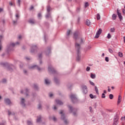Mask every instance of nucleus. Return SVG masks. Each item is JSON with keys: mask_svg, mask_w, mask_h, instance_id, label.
I'll use <instances>...</instances> for the list:
<instances>
[{"mask_svg": "<svg viewBox=\"0 0 125 125\" xmlns=\"http://www.w3.org/2000/svg\"><path fill=\"white\" fill-rule=\"evenodd\" d=\"M24 91L25 92V96L26 97H28L29 96V89L28 88H26L25 90H24Z\"/></svg>", "mask_w": 125, "mask_h": 125, "instance_id": "nucleus-20", "label": "nucleus"}, {"mask_svg": "<svg viewBox=\"0 0 125 125\" xmlns=\"http://www.w3.org/2000/svg\"><path fill=\"white\" fill-rule=\"evenodd\" d=\"M71 33V30H69L67 31V33H66V36L67 37H69V36H70V34Z\"/></svg>", "mask_w": 125, "mask_h": 125, "instance_id": "nucleus-34", "label": "nucleus"}, {"mask_svg": "<svg viewBox=\"0 0 125 125\" xmlns=\"http://www.w3.org/2000/svg\"><path fill=\"white\" fill-rule=\"evenodd\" d=\"M37 49H38V46L36 45H33L31 46L30 52L31 53H34V52L37 51Z\"/></svg>", "mask_w": 125, "mask_h": 125, "instance_id": "nucleus-11", "label": "nucleus"}, {"mask_svg": "<svg viewBox=\"0 0 125 125\" xmlns=\"http://www.w3.org/2000/svg\"><path fill=\"white\" fill-rule=\"evenodd\" d=\"M54 81H55V83L57 84H59V80H58V79L56 78V77H54Z\"/></svg>", "mask_w": 125, "mask_h": 125, "instance_id": "nucleus-26", "label": "nucleus"}, {"mask_svg": "<svg viewBox=\"0 0 125 125\" xmlns=\"http://www.w3.org/2000/svg\"><path fill=\"white\" fill-rule=\"evenodd\" d=\"M91 99H96V96H94L92 94L89 95Z\"/></svg>", "mask_w": 125, "mask_h": 125, "instance_id": "nucleus-25", "label": "nucleus"}, {"mask_svg": "<svg viewBox=\"0 0 125 125\" xmlns=\"http://www.w3.org/2000/svg\"><path fill=\"white\" fill-rule=\"evenodd\" d=\"M121 101H122L121 100H118V102H117L118 105H119V104H120V103H121Z\"/></svg>", "mask_w": 125, "mask_h": 125, "instance_id": "nucleus-60", "label": "nucleus"}, {"mask_svg": "<svg viewBox=\"0 0 125 125\" xmlns=\"http://www.w3.org/2000/svg\"><path fill=\"white\" fill-rule=\"evenodd\" d=\"M27 125H33V123L30 121H27Z\"/></svg>", "mask_w": 125, "mask_h": 125, "instance_id": "nucleus-39", "label": "nucleus"}, {"mask_svg": "<svg viewBox=\"0 0 125 125\" xmlns=\"http://www.w3.org/2000/svg\"><path fill=\"white\" fill-rule=\"evenodd\" d=\"M19 44V42H17L16 43H10L9 45H7V51L8 53H9L10 51H13V48L15 46V45Z\"/></svg>", "mask_w": 125, "mask_h": 125, "instance_id": "nucleus-3", "label": "nucleus"}, {"mask_svg": "<svg viewBox=\"0 0 125 125\" xmlns=\"http://www.w3.org/2000/svg\"><path fill=\"white\" fill-rule=\"evenodd\" d=\"M48 71H49V72H50V73H51L52 74H53L54 75L55 74H57V71H56V70H55V69H54L53 66H52V65H49Z\"/></svg>", "mask_w": 125, "mask_h": 125, "instance_id": "nucleus-9", "label": "nucleus"}, {"mask_svg": "<svg viewBox=\"0 0 125 125\" xmlns=\"http://www.w3.org/2000/svg\"><path fill=\"white\" fill-rule=\"evenodd\" d=\"M36 68L38 71H42V68H41V67H40V66L37 65H33L29 67V69H35Z\"/></svg>", "mask_w": 125, "mask_h": 125, "instance_id": "nucleus-13", "label": "nucleus"}, {"mask_svg": "<svg viewBox=\"0 0 125 125\" xmlns=\"http://www.w3.org/2000/svg\"><path fill=\"white\" fill-rule=\"evenodd\" d=\"M108 51L109 52H110V53H113L114 52L113 51V50L111 48H109L108 49Z\"/></svg>", "mask_w": 125, "mask_h": 125, "instance_id": "nucleus-47", "label": "nucleus"}, {"mask_svg": "<svg viewBox=\"0 0 125 125\" xmlns=\"http://www.w3.org/2000/svg\"><path fill=\"white\" fill-rule=\"evenodd\" d=\"M52 120L54 121V122H56L57 119L55 118V117H53Z\"/></svg>", "mask_w": 125, "mask_h": 125, "instance_id": "nucleus-57", "label": "nucleus"}, {"mask_svg": "<svg viewBox=\"0 0 125 125\" xmlns=\"http://www.w3.org/2000/svg\"><path fill=\"white\" fill-rule=\"evenodd\" d=\"M120 10L119 9H117V13L119 19L120 21H122L123 20V16H122V13L120 12Z\"/></svg>", "mask_w": 125, "mask_h": 125, "instance_id": "nucleus-12", "label": "nucleus"}, {"mask_svg": "<svg viewBox=\"0 0 125 125\" xmlns=\"http://www.w3.org/2000/svg\"><path fill=\"white\" fill-rule=\"evenodd\" d=\"M38 109H42V104H39L38 105Z\"/></svg>", "mask_w": 125, "mask_h": 125, "instance_id": "nucleus-54", "label": "nucleus"}, {"mask_svg": "<svg viewBox=\"0 0 125 125\" xmlns=\"http://www.w3.org/2000/svg\"><path fill=\"white\" fill-rule=\"evenodd\" d=\"M34 87L35 89H36V90H38V89H39V86H38V84H34Z\"/></svg>", "mask_w": 125, "mask_h": 125, "instance_id": "nucleus-31", "label": "nucleus"}, {"mask_svg": "<svg viewBox=\"0 0 125 125\" xmlns=\"http://www.w3.org/2000/svg\"><path fill=\"white\" fill-rule=\"evenodd\" d=\"M95 90L97 93V94H99V92L98 91V88H97V86H95Z\"/></svg>", "mask_w": 125, "mask_h": 125, "instance_id": "nucleus-32", "label": "nucleus"}, {"mask_svg": "<svg viewBox=\"0 0 125 125\" xmlns=\"http://www.w3.org/2000/svg\"><path fill=\"white\" fill-rule=\"evenodd\" d=\"M82 90L84 94L87 93V87L86 85L82 86Z\"/></svg>", "mask_w": 125, "mask_h": 125, "instance_id": "nucleus-14", "label": "nucleus"}, {"mask_svg": "<svg viewBox=\"0 0 125 125\" xmlns=\"http://www.w3.org/2000/svg\"><path fill=\"white\" fill-rule=\"evenodd\" d=\"M112 20H116L117 19V17H118V16L116 14H113L112 16Z\"/></svg>", "mask_w": 125, "mask_h": 125, "instance_id": "nucleus-24", "label": "nucleus"}, {"mask_svg": "<svg viewBox=\"0 0 125 125\" xmlns=\"http://www.w3.org/2000/svg\"><path fill=\"white\" fill-rule=\"evenodd\" d=\"M105 61L106 62H109V58H108V57H105Z\"/></svg>", "mask_w": 125, "mask_h": 125, "instance_id": "nucleus-49", "label": "nucleus"}, {"mask_svg": "<svg viewBox=\"0 0 125 125\" xmlns=\"http://www.w3.org/2000/svg\"><path fill=\"white\" fill-rule=\"evenodd\" d=\"M81 11V8L80 7H78L76 9V12L79 13Z\"/></svg>", "mask_w": 125, "mask_h": 125, "instance_id": "nucleus-42", "label": "nucleus"}, {"mask_svg": "<svg viewBox=\"0 0 125 125\" xmlns=\"http://www.w3.org/2000/svg\"><path fill=\"white\" fill-rule=\"evenodd\" d=\"M8 116H10V115H11V112L9 110L8 111Z\"/></svg>", "mask_w": 125, "mask_h": 125, "instance_id": "nucleus-59", "label": "nucleus"}, {"mask_svg": "<svg viewBox=\"0 0 125 125\" xmlns=\"http://www.w3.org/2000/svg\"><path fill=\"white\" fill-rule=\"evenodd\" d=\"M2 83H6V80L5 79H4L2 80Z\"/></svg>", "mask_w": 125, "mask_h": 125, "instance_id": "nucleus-51", "label": "nucleus"}, {"mask_svg": "<svg viewBox=\"0 0 125 125\" xmlns=\"http://www.w3.org/2000/svg\"><path fill=\"white\" fill-rule=\"evenodd\" d=\"M3 38V36H2V35H0V51L1 50V48L2 47V45H1L0 42H1V40H2Z\"/></svg>", "mask_w": 125, "mask_h": 125, "instance_id": "nucleus-18", "label": "nucleus"}, {"mask_svg": "<svg viewBox=\"0 0 125 125\" xmlns=\"http://www.w3.org/2000/svg\"><path fill=\"white\" fill-rule=\"evenodd\" d=\"M79 40H81L80 43H83V39L80 38V39H79Z\"/></svg>", "mask_w": 125, "mask_h": 125, "instance_id": "nucleus-58", "label": "nucleus"}, {"mask_svg": "<svg viewBox=\"0 0 125 125\" xmlns=\"http://www.w3.org/2000/svg\"><path fill=\"white\" fill-rule=\"evenodd\" d=\"M59 114L62 115L61 116V120L63 121L65 125H68L69 124V121L66 118V116H65V114L63 113V110H61Z\"/></svg>", "mask_w": 125, "mask_h": 125, "instance_id": "nucleus-4", "label": "nucleus"}, {"mask_svg": "<svg viewBox=\"0 0 125 125\" xmlns=\"http://www.w3.org/2000/svg\"><path fill=\"white\" fill-rule=\"evenodd\" d=\"M56 102L57 104H59V105H63V102L59 100H56Z\"/></svg>", "mask_w": 125, "mask_h": 125, "instance_id": "nucleus-19", "label": "nucleus"}, {"mask_svg": "<svg viewBox=\"0 0 125 125\" xmlns=\"http://www.w3.org/2000/svg\"><path fill=\"white\" fill-rule=\"evenodd\" d=\"M38 57H39V59H42V53L39 54Z\"/></svg>", "mask_w": 125, "mask_h": 125, "instance_id": "nucleus-38", "label": "nucleus"}, {"mask_svg": "<svg viewBox=\"0 0 125 125\" xmlns=\"http://www.w3.org/2000/svg\"><path fill=\"white\" fill-rule=\"evenodd\" d=\"M50 50H51V48L49 47L48 48L47 50L46 51V55L47 56L49 55V53H50Z\"/></svg>", "mask_w": 125, "mask_h": 125, "instance_id": "nucleus-17", "label": "nucleus"}, {"mask_svg": "<svg viewBox=\"0 0 125 125\" xmlns=\"http://www.w3.org/2000/svg\"><path fill=\"white\" fill-rule=\"evenodd\" d=\"M32 9H34V6L33 5L31 6L30 8V10H32Z\"/></svg>", "mask_w": 125, "mask_h": 125, "instance_id": "nucleus-61", "label": "nucleus"}, {"mask_svg": "<svg viewBox=\"0 0 125 125\" xmlns=\"http://www.w3.org/2000/svg\"><path fill=\"white\" fill-rule=\"evenodd\" d=\"M46 39H47V37L45 34L44 35V40L45 41V42H46Z\"/></svg>", "mask_w": 125, "mask_h": 125, "instance_id": "nucleus-45", "label": "nucleus"}, {"mask_svg": "<svg viewBox=\"0 0 125 125\" xmlns=\"http://www.w3.org/2000/svg\"><path fill=\"white\" fill-rule=\"evenodd\" d=\"M21 105L22 107H26V104H25V99L21 98Z\"/></svg>", "mask_w": 125, "mask_h": 125, "instance_id": "nucleus-15", "label": "nucleus"}, {"mask_svg": "<svg viewBox=\"0 0 125 125\" xmlns=\"http://www.w3.org/2000/svg\"><path fill=\"white\" fill-rule=\"evenodd\" d=\"M1 57H4V56H5V53H3L1 54Z\"/></svg>", "mask_w": 125, "mask_h": 125, "instance_id": "nucleus-62", "label": "nucleus"}, {"mask_svg": "<svg viewBox=\"0 0 125 125\" xmlns=\"http://www.w3.org/2000/svg\"><path fill=\"white\" fill-rule=\"evenodd\" d=\"M86 24L87 26H90V21L88 20H87L86 21Z\"/></svg>", "mask_w": 125, "mask_h": 125, "instance_id": "nucleus-29", "label": "nucleus"}, {"mask_svg": "<svg viewBox=\"0 0 125 125\" xmlns=\"http://www.w3.org/2000/svg\"><path fill=\"white\" fill-rule=\"evenodd\" d=\"M88 2H86L85 3V4H84V6H85V7H87V6H88Z\"/></svg>", "mask_w": 125, "mask_h": 125, "instance_id": "nucleus-50", "label": "nucleus"}, {"mask_svg": "<svg viewBox=\"0 0 125 125\" xmlns=\"http://www.w3.org/2000/svg\"><path fill=\"white\" fill-rule=\"evenodd\" d=\"M4 102L7 105H10V103H11V102H10V100H9V99H5L4 100Z\"/></svg>", "mask_w": 125, "mask_h": 125, "instance_id": "nucleus-16", "label": "nucleus"}, {"mask_svg": "<svg viewBox=\"0 0 125 125\" xmlns=\"http://www.w3.org/2000/svg\"><path fill=\"white\" fill-rule=\"evenodd\" d=\"M6 122L5 121H3L2 123H0V125H5Z\"/></svg>", "mask_w": 125, "mask_h": 125, "instance_id": "nucleus-44", "label": "nucleus"}, {"mask_svg": "<svg viewBox=\"0 0 125 125\" xmlns=\"http://www.w3.org/2000/svg\"><path fill=\"white\" fill-rule=\"evenodd\" d=\"M38 17L39 19H41L42 18V13H39L38 14Z\"/></svg>", "mask_w": 125, "mask_h": 125, "instance_id": "nucleus-35", "label": "nucleus"}, {"mask_svg": "<svg viewBox=\"0 0 125 125\" xmlns=\"http://www.w3.org/2000/svg\"><path fill=\"white\" fill-rule=\"evenodd\" d=\"M21 2V0H18V2H17V3L19 5V6H20V2Z\"/></svg>", "mask_w": 125, "mask_h": 125, "instance_id": "nucleus-53", "label": "nucleus"}, {"mask_svg": "<svg viewBox=\"0 0 125 125\" xmlns=\"http://www.w3.org/2000/svg\"><path fill=\"white\" fill-rule=\"evenodd\" d=\"M45 84H49L50 83V82H49V81H48V79H45Z\"/></svg>", "mask_w": 125, "mask_h": 125, "instance_id": "nucleus-30", "label": "nucleus"}, {"mask_svg": "<svg viewBox=\"0 0 125 125\" xmlns=\"http://www.w3.org/2000/svg\"><path fill=\"white\" fill-rule=\"evenodd\" d=\"M119 119H120V116H119V115L117 114H115L113 120L112 125H118Z\"/></svg>", "mask_w": 125, "mask_h": 125, "instance_id": "nucleus-6", "label": "nucleus"}, {"mask_svg": "<svg viewBox=\"0 0 125 125\" xmlns=\"http://www.w3.org/2000/svg\"><path fill=\"white\" fill-rule=\"evenodd\" d=\"M70 98L73 103H76L78 101V98H77V96H76L75 94H71L70 96Z\"/></svg>", "mask_w": 125, "mask_h": 125, "instance_id": "nucleus-8", "label": "nucleus"}, {"mask_svg": "<svg viewBox=\"0 0 125 125\" xmlns=\"http://www.w3.org/2000/svg\"><path fill=\"white\" fill-rule=\"evenodd\" d=\"M23 73H24V74H25V75H27V70H23Z\"/></svg>", "mask_w": 125, "mask_h": 125, "instance_id": "nucleus-63", "label": "nucleus"}, {"mask_svg": "<svg viewBox=\"0 0 125 125\" xmlns=\"http://www.w3.org/2000/svg\"><path fill=\"white\" fill-rule=\"evenodd\" d=\"M115 28L113 27L110 28L111 33H115Z\"/></svg>", "mask_w": 125, "mask_h": 125, "instance_id": "nucleus-36", "label": "nucleus"}, {"mask_svg": "<svg viewBox=\"0 0 125 125\" xmlns=\"http://www.w3.org/2000/svg\"><path fill=\"white\" fill-rule=\"evenodd\" d=\"M0 22H2L3 23V24H5V20L3 19L1 21H0Z\"/></svg>", "mask_w": 125, "mask_h": 125, "instance_id": "nucleus-56", "label": "nucleus"}, {"mask_svg": "<svg viewBox=\"0 0 125 125\" xmlns=\"http://www.w3.org/2000/svg\"><path fill=\"white\" fill-rule=\"evenodd\" d=\"M79 37V32L78 31L75 32L73 34V39L75 40V48L76 49L77 56L76 57V60L78 62L81 61V58H82V55H81V44L78 43V40H80Z\"/></svg>", "mask_w": 125, "mask_h": 125, "instance_id": "nucleus-1", "label": "nucleus"}, {"mask_svg": "<svg viewBox=\"0 0 125 125\" xmlns=\"http://www.w3.org/2000/svg\"><path fill=\"white\" fill-rule=\"evenodd\" d=\"M89 110H90V113H92V112H93V110H92V107L90 106L89 107Z\"/></svg>", "mask_w": 125, "mask_h": 125, "instance_id": "nucleus-48", "label": "nucleus"}, {"mask_svg": "<svg viewBox=\"0 0 125 125\" xmlns=\"http://www.w3.org/2000/svg\"><path fill=\"white\" fill-rule=\"evenodd\" d=\"M51 10V8L50 7V6L48 5L47 6V13L45 15V18H46V19H48V18H51V13L50 12Z\"/></svg>", "mask_w": 125, "mask_h": 125, "instance_id": "nucleus-5", "label": "nucleus"}, {"mask_svg": "<svg viewBox=\"0 0 125 125\" xmlns=\"http://www.w3.org/2000/svg\"><path fill=\"white\" fill-rule=\"evenodd\" d=\"M89 83H90V84L91 85H95V84H94V83H93V82H91V81H89Z\"/></svg>", "mask_w": 125, "mask_h": 125, "instance_id": "nucleus-52", "label": "nucleus"}, {"mask_svg": "<svg viewBox=\"0 0 125 125\" xmlns=\"http://www.w3.org/2000/svg\"><path fill=\"white\" fill-rule=\"evenodd\" d=\"M42 122V116H40L37 117V123H41Z\"/></svg>", "mask_w": 125, "mask_h": 125, "instance_id": "nucleus-23", "label": "nucleus"}, {"mask_svg": "<svg viewBox=\"0 0 125 125\" xmlns=\"http://www.w3.org/2000/svg\"><path fill=\"white\" fill-rule=\"evenodd\" d=\"M86 71H87V72H89V71H90V67L87 66L86 68Z\"/></svg>", "mask_w": 125, "mask_h": 125, "instance_id": "nucleus-41", "label": "nucleus"}, {"mask_svg": "<svg viewBox=\"0 0 125 125\" xmlns=\"http://www.w3.org/2000/svg\"><path fill=\"white\" fill-rule=\"evenodd\" d=\"M97 106H98V105L97 104V103H95L94 104V106L95 109H96V108L97 107Z\"/></svg>", "mask_w": 125, "mask_h": 125, "instance_id": "nucleus-43", "label": "nucleus"}, {"mask_svg": "<svg viewBox=\"0 0 125 125\" xmlns=\"http://www.w3.org/2000/svg\"><path fill=\"white\" fill-rule=\"evenodd\" d=\"M105 97H106V96H105V94L103 93L102 96V98H105Z\"/></svg>", "mask_w": 125, "mask_h": 125, "instance_id": "nucleus-55", "label": "nucleus"}, {"mask_svg": "<svg viewBox=\"0 0 125 125\" xmlns=\"http://www.w3.org/2000/svg\"><path fill=\"white\" fill-rule=\"evenodd\" d=\"M16 20H19V18H20V15L19 14V13H17L16 14Z\"/></svg>", "mask_w": 125, "mask_h": 125, "instance_id": "nucleus-22", "label": "nucleus"}, {"mask_svg": "<svg viewBox=\"0 0 125 125\" xmlns=\"http://www.w3.org/2000/svg\"><path fill=\"white\" fill-rule=\"evenodd\" d=\"M29 23H30V24H35V20H30L29 21H28Z\"/></svg>", "mask_w": 125, "mask_h": 125, "instance_id": "nucleus-28", "label": "nucleus"}, {"mask_svg": "<svg viewBox=\"0 0 125 125\" xmlns=\"http://www.w3.org/2000/svg\"><path fill=\"white\" fill-rule=\"evenodd\" d=\"M102 33V29L100 28L98 30V31L96 32V35L95 36V39H98L99 37H100V35H101V33Z\"/></svg>", "mask_w": 125, "mask_h": 125, "instance_id": "nucleus-10", "label": "nucleus"}, {"mask_svg": "<svg viewBox=\"0 0 125 125\" xmlns=\"http://www.w3.org/2000/svg\"><path fill=\"white\" fill-rule=\"evenodd\" d=\"M111 37L112 36H111V34H110V33H108L107 34V39H111Z\"/></svg>", "mask_w": 125, "mask_h": 125, "instance_id": "nucleus-46", "label": "nucleus"}, {"mask_svg": "<svg viewBox=\"0 0 125 125\" xmlns=\"http://www.w3.org/2000/svg\"><path fill=\"white\" fill-rule=\"evenodd\" d=\"M101 18V16H100V14H97V20H100V19Z\"/></svg>", "mask_w": 125, "mask_h": 125, "instance_id": "nucleus-33", "label": "nucleus"}, {"mask_svg": "<svg viewBox=\"0 0 125 125\" xmlns=\"http://www.w3.org/2000/svg\"><path fill=\"white\" fill-rule=\"evenodd\" d=\"M113 98H114V95H113V94H110L109 95V99H113Z\"/></svg>", "mask_w": 125, "mask_h": 125, "instance_id": "nucleus-40", "label": "nucleus"}, {"mask_svg": "<svg viewBox=\"0 0 125 125\" xmlns=\"http://www.w3.org/2000/svg\"><path fill=\"white\" fill-rule=\"evenodd\" d=\"M90 78L91 79H94L96 78V75L91 73H90Z\"/></svg>", "mask_w": 125, "mask_h": 125, "instance_id": "nucleus-21", "label": "nucleus"}, {"mask_svg": "<svg viewBox=\"0 0 125 125\" xmlns=\"http://www.w3.org/2000/svg\"><path fill=\"white\" fill-rule=\"evenodd\" d=\"M122 12H123V14H125V9H123L122 10Z\"/></svg>", "mask_w": 125, "mask_h": 125, "instance_id": "nucleus-64", "label": "nucleus"}, {"mask_svg": "<svg viewBox=\"0 0 125 125\" xmlns=\"http://www.w3.org/2000/svg\"><path fill=\"white\" fill-rule=\"evenodd\" d=\"M68 108L69 109V111L70 113H72L74 117H78V111L79 108L77 107H73L72 105H68Z\"/></svg>", "mask_w": 125, "mask_h": 125, "instance_id": "nucleus-2", "label": "nucleus"}, {"mask_svg": "<svg viewBox=\"0 0 125 125\" xmlns=\"http://www.w3.org/2000/svg\"><path fill=\"white\" fill-rule=\"evenodd\" d=\"M0 65L1 66H3V67H7V69L8 71H10V72H12L13 71V69L10 66L8 65V63L7 62H0Z\"/></svg>", "mask_w": 125, "mask_h": 125, "instance_id": "nucleus-7", "label": "nucleus"}, {"mask_svg": "<svg viewBox=\"0 0 125 125\" xmlns=\"http://www.w3.org/2000/svg\"><path fill=\"white\" fill-rule=\"evenodd\" d=\"M118 55L119 57H121V58L124 57V54H123V53L121 52H118Z\"/></svg>", "mask_w": 125, "mask_h": 125, "instance_id": "nucleus-27", "label": "nucleus"}, {"mask_svg": "<svg viewBox=\"0 0 125 125\" xmlns=\"http://www.w3.org/2000/svg\"><path fill=\"white\" fill-rule=\"evenodd\" d=\"M18 20H16V21H13V25H16L17 24V21Z\"/></svg>", "mask_w": 125, "mask_h": 125, "instance_id": "nucleus-37", "label": "nucleus"}]
</instances>
